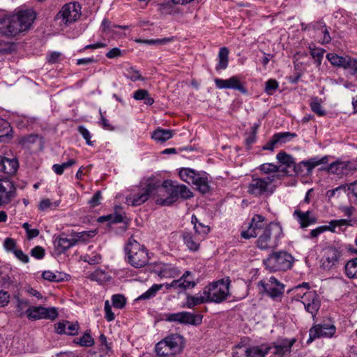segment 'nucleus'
<instances>
[{"instance_id":"72a5a7b5","label":"nucleus","mask_w":357,"mask_h":357,"mask_svg":"<svg viewBox=\"0 0 357 357\" xmlns=\"http://www.w3.org/2000/svg\"><path fill=\"white\" fill-rule=\"evenodd\" d=\"M208 303L206 295L204 294H196L194 296L188 295L186 297V303L185 305L188 308H192L193 307L202 304Z\"/></svg>"},{"instance_id":"bf43d9fd","label":"nucleus","mask_w":357,"mask_h":357,"mask_svg":"<svg viewBox=\"0 0 357 357\" xmlns=\"http://www.w3.org/2000/svg\"><path fill=\"white\" fill-rule=\"evenodd\" d=\"M101 26H102V31L104 32L112 31H114V28H117V27L123 29H126L128 28L127 26H120V25L112 24L109 21H108L107 20H105V19L102 22Z\"/></svg>"},{"instance_id":"680f3d73","label":"nucleus","mask_w":357,"mask_h":357,"mask_svg":"<svg viewBox=\"0 0 357 357\" xmlns=\"http://www.w3.org/2000/svg\"><path fill=\"white\" fill-rule=\"evenodd\" d=\"M105 312V319L107 321H112L114 320L115 315L114 313L112 311V306L109 302V301H106L105 302L104 307Z\"/></svg>"},{"instance_id":"393cba45","label":"nucleus","mask_w":357,"mask_h":357,"mask_svg":"<svg viewBox=\"0 0 357 357\" xmlns=\"http://www.w3.org/2000/svg\"><path fill=\"white\" fill-rule=\"evenodd\" d=\"M55 328L59 334L75 335L78 333L79 326L77 321H63L56 324Z\"/></svg>"},{"instance_id":"ddd939ff","label":"nucleus","mask_w":357,"mask_h":357,"mask_svg":"<svg viewBox=\"0 0 357 357\" xmlns=\"http://www.w3.org/2000/svg\"><path fill=\"white\" fill-rule=\"evenodd\" d=\"M268 354L267 344L260 346H238L233 351L234 357H265Z\"/></svg>"},{"instance_id":"6e6552de","label":"nucleus","mask_w":357,"mask_h":357,"mask_svg":"<svg viewBox=\"0 0 357 357\" xmlns=\"http://www.w3.org/2000/svg\"><path fill=\"white\" fill-rule=\"evenodd\" d=\"M293 257L287 252L280 251L270 255L264 261L266 268L270 271H285L291 268Z\"/></svg>"},{"instance_id":"f8f14e48","label":"nucleus","mask_w":357,"mask_h":357,"mask_svg":"<svg viewBox=\"0 0 357 357\" xmlns=\"http://www.w3.org/2000/svg\"><path fill=\"white\" fill-rule=\"evenodd\" d=\"M202 315L195 314L189 312L169 313L165 315V319L170 322L181 324L199 325L202 321Z\"/></svg>"},{"instance_id":"13d9d810","label":"nucleus","mask_w":357,"mask_h":357,"mask_svg":"<svg viewBox=\"0 0 357 357\" xmlns=\"http://www.w3.org/2000/svg\"><path fill=\"white\" fill-rule=\"evenodd\" d=\"M210 227L208 226L204 225L202 223H199L198 225L195 224V233L197 234L199 236H202V239L205 238V236L209 232Z\"/></svg>"},{"instance_id":"f257e3e1","label":"nucleus","mask_w":357,"mask_h":357,"mask_svg":"<svg viewBox=\"0 0 357 357\" xmlns=\"http://www.w3.org/2000/svg\"><path fill=\"white\" fill-rule=\"evenodd\" d=\"M152 185L151 195L155 197L156 204L161 206H170L176 202L178 198L188 199L192 197V192L183 184L174 185L172 181L166 180L161 183L154 178H150Z\"/></svg>"},{"instance_id":"e2e57ef3","label":"nucleus","mask_w":357,"mask_h":357,"mask_svg":"<svg viewBox=\"0 0 357 357\" xmlns=\"http://www.w3.org/2000/svg\"><path fill=\"white\" fill-rule=\"evenodd\" d=\"M79 132L82 135L83 138L86 140L88 145L92 146L93 142L91 141V133L90 132L83 126L78 127Z\"/></svg>"},{"instance_id":"6ab92c4d","label":"nucleus","mask_w":357,"mask_h":357,"mask_svg":"<svg viewBox=\"0 0 357 357\" xmlns=\"http://www.w3.org/2000/svg\"><path fill=\"white\" fill-rule=\"evenodd\" d=\"M301 302L304 305L305 310L314 318L321 306L319 296L317 292L315 291H305V295H303Z\"/></svg>"},{"instance_id":"0eeeda50","label":"nucleus","mask_w":357,"mask_h":357,"mask_svg":"<svg viewBox=\"0 0 357 357\" xmlns=\"http://www.w3.org/2000/svg\"><path fill=\"white\" fill-rule=\"evenodd\" d=\"M184 347L183 337L178 334H172L155 345V351L160 356L176 355Z\"/></svg>"},{"instance_id":"20e7f679","label":"nucleus","mask_w":357,"mask_h":357,"mask_svg":"<svg viewBox=\"0 0 357 357\" xmlns=\"http://www.w3.org/2000/svg\"><path fill=\"white\" fill-rule=\"evenodd\" d=\"M125 252L128 263L133 267H144L149 262V254L146 248L132 238H130L126 247Z\"/></svg>"},{"instance_id":"49530a36","label":"nucleus","mask_w":357,"mask_h":357,"mask_svg":"<svg viewBox=\"0 0 357 357\" xmlns=\"http://www.w3.org/2000/svg\"><path fill=\"white\" fill-rule=\"evenodd\" d=\"M74 342L82 347H91L94 344V340L89 333L85 332L82 337L74 340Z\"/></svg>"},{"instance_id":"1a4fd4ad","label":"nucleus","mask_w":357,"mask_h":357,"mask_svg":"<svg viewBox=\"0 0 357 357\" xmlns=\"http://www.w3.org/2000/svg\"><path fill=\"white\" fill-rule=\"evenodd\" d=\"M81 15V6L77 2L65 4L56 14L55 19L61 20V22L68 26L77 21Z\"/></svg>"},{"instance_id":"4468645a","label":"nucleus","mask_w":357,"mask_h":357,"mask_svg":"<svg viewBox=\"0 0 357 357\" xmlns=\"http://www.w3.org/2000/svg\"><path fill=\"white\" fill-rule=\"evenodd\" d=\"M336 332V327L333 324H314L309 331V339L307 343L321 337H331Z\"/></svg>"},{"instance_id":"c756f323","label":"nucleus","mask_w":357,"mask_h":357,"mask_svg":"<svg viewBox=\"0 0 357 357\" xmlns=\"http://www.w3.org/2000/svg\"><path fill=\"white\" fill-rule=\"evenodd\" d=\"M259 169L265 174H279L280 178L282 176L280 173H282V175L289 174L286 169H281V166H277L273 163H264L259 167Z\"/></svg>"},{"instance_id":"9d476101","label":"nucleus","mask_w":357,"mask_h":357,"mask_svg":"<svg viewBox=\"0 0 357 357\" xmlns=\"http://www.w3.org/2000/svg\"><path fill=\"white\" fill-rule=\"evenodd\" d=\"M323 252L321 267L326 271L337 268L342 257V250L335 246H328Z\"/></svg>"},{"instance_id":"a19ab883","label":"nucleus","mask_w":357,"mask_h":357,"mask_svg":"<svg viewBox=\"0 0 357 357\" xmlns=\"http://www.w3.org/2000/svg\"><path fill=\"white\" fill-rule=\"evenodd\" d=\"M344 270L349 278H357V257L347 261Z\"/></svg>"},{"instance_id":"3c124183","label":"nucleus","mask_w":357,"mask_h":357,"mask_svg":"<svg viewBox=\"0 0 357 357\" xmlns=\"http://www.w3.org/2000/svg\"><path fill=\"white\" fill-rule=\"evenodd\" d=\"M273 136L275 138V139H278L277 140L278 143L280 144H282L286 143L287 142L289 141L291 139L295 137L296 136V135L295 133H291L289 132H286L276 133Z\"/></svg>"},{"instance_id":"09e8293b","label":"nucleus","mask_w":357,"mask_h":357,"mask_svg":"<svg viewBox=\"0 0 357 357\" xmlns=\"http://www.w3.org/2000/svg\"><path fill=\"white\" fill-rule=\"evenodd\" d=\"M123 216L121 214H119V213L104 215V216H101L98 218V221L100 222H103L105 221H109L111 223H119V222H123Z\"/></svg>"},{"instance_id":"4c0bfd02","label":"nucleus","mask_w":357,"mask_h":357,"mask_svg":"<svg viewBox=\"0 0 357 357\" xmlns=\"http://www.w3.org/2000/svg\"><path fill=\"white\" fill-rule=\"evenodd\" d=\"M151 137L158 142H165L172 137V132L169 130L158 129L155 130Z\"/></svg>"},{"instance_id":"7ed1b4c3","label":"nucleus","mask_w":357,"mask_h":357,"mask_svg":"<svg viewBox=\"0 0 357 357\" xmlns=\"http://www.w3.org/2000/svg\"><path fill=\"white\" fill-rule=\"evenodd\" d=\"M275 179H280L279 174H271L265 177L252 176L248 186V192L255 197L271 195L275 190L273 185Z\"/></svg>"},{"instance_id":"338daca9","label":"nucleus","mask_w":357,"mask_h":357,"mask_svg":"<svg viewBox=\"0 0 357 357\" xmlns=\"http://www.w3.org/2000/svg\"><path fill=\"white\" fill-rule=\"evenodd\" d=\"M31 255L36 259H41L45 256V249L40 246H36L31 249Z\"/></svg>"},{"instance_id":"8fccbe9b","label":"nucleus","mask_w":357,"mask_h":357,"mask_svg":"<svg viewBox=\"0 0 357 357\" xmlns=\"http://www.w3.org/2000/svg\"><path fill=\"white\" fill-rule=\"evenodd\" d=\"M173 40H174V38L170 37V38H160V39L138 40H137V42L145 43L147 45H165L168 43H170Z\"/></svg>"},{"instance_id":"c85d7f7f","label":"nucleus","mask_w":357,"mask_h":357,"mask_svg":"<svg viewBox=\"0 0 357 357\" xmlns=\"http://www.w3.org/2000/svg\"><path fill=\"white\" fill-rule=\"evenodd\" d=\"M328 161V157L327 155L323 156L322 158H319L317 156L310 158L307 160H303L301 162V164L303 165V167L306 168L307 174H310L313 169L316 167L322 165L326 164Z\"/></svg>"},{"instance_id":"7c9ffc66","label":"nucleus","mask_w":357,"mask_h":357,"mask_svg":"<svg viewBox=\"0 0 357 357\" xmlns=\"http://www.w3.org/2000/svg\"><path fill=\"white\" fill-rule=\"evenodd\" d=\"M192 184L195 185L197 190L202 194H205L209 191L210 187L208 185V177L204 172H198L195 182Z\"/></svg>"},{"instance_id":"c9c22d12","label":"nucleus","mask_w":357,"mask_h":357,"mask_svg":"<svg viewBox=\"0 0 357 357\" xmlns=\"http://www.w3.org/2000/svg\"><path fill=\"white\" fill-rule=\"evenodd\" d=\"M228 56H229V50L227 47H222L220 49L218 53V63L216 66V70H222L227 68L228 66Z\"/></svg>"},{"instance_id":"aec40b11","label":"nucleus","mask_w":357,"mask_h":357,"mask_svg":"<svg viewBox=\"0 0 357 357\" xmlns=\"http://www.w3.org/2000/svg\"><path fill=\"white\" fill-rule=\"evenodd\" d=\"M264 221L265 218L261 215H255L248 229L241 232V236L246 239L257 237L266 227Z\"/></svg>"},{"instance_id":"052dcab7","label":"nucleus","mask_w":357,"mask_h":357,"mask_svg":"<svg viewBox=\"0 0 357 357\" xmlns=\"http://www.w3.org/2000/svg\"><path fill=\"white\" fill-rule=\"evenodd\" d=\"M38 138V135H29L24 136L19 139V144L23 146H26L29 144H33L36 142Z\"/></svg>"},{"instance_id":"6e6d98bb","label":"nucleus","mask_w":357,"mask_h":357,"mask_svg":"<svg viewBox=\"0 0 357 357\" xmlns=\"http://www.w3.org/2000/svg\"><path fill=\"white\" fill-rule=\"evenodd\" d=\"M310 107L311 109L318 114L319 116H324L326 112L324 109L322 108L320 102H319L318 99L317 98H314L312 102H310Z\"/></svg>"},{"instance_id":"473e14b6","label":"nucleus","mask_w":357,"mask_h":357,"mask_svg":"<svg viewBox=\"0 0 357 357\" xmlns=\"http://www.w3.org/2000/svg\"><path fill=\"white\" fill-rule=\"evenodd\" d=\"M13 138V128L10 123L3 119H0V143L8 142Z\"/></svg>"},{"instance_id":"a18cd8bd","label":"nucleus","mask_w":357,"mask_h":357,"mask_svg":"<svg viewBox=\"0 0 357 357\" xmlns=\"http://www.w3.org/2000/svg\"><path fill=\"white\" fill-rule=\"evenodd\" d=\"M43 278L50 282H61L64 280L63 275L61 273H54L50 271H45L43 273Z\"/></svg>"},{"instance_id":"5fc2aeb1","label":"nucleus","mask_w":357,"mask_h":357,"mask_svg":"<svg viewBox=\"0 0 357 357\" xmlns=\"http://www.w3.org/2000/svg\"><path fill=\"white\" fill-rule=\"evenodd\" d=\"M348 196L357 204V180L348 185Z\"/></svg>"},{"instance_id":"69168bd1","label":"nucleus","mask_w":357,"mask_h":357,"mask_svg":"<svg viewBox=\"0 0 357 357\" xmlns=\"http://www.w3.org/2000/svg\"><path fill=\"white\" fill-rule=\"evenodd\" d=\"M126 77L133 82H136L137 80H144V78L140 75L139 72L132 68L128 70Z\"/></svg>"},{"instance_id":"2f4dec72","label":"nucleus","mask_w":357,"mask_h":357,"mask_svg":"<svg viewBox=\"0 0 357 357\" xmlns=\"http://www.w3.org/2000/svg\"><path fill=\"white\" fill-rule=\"evenodd\" d=\"M76 244V241L73 236V238H68L67 237L61 236L56 237L54 240V245L59 250L60 252H63L70 248Z\"/></svg>"},{"instance_id":"a878e982","label":"nucleus","mask_w":357,"mask_h":357,"mask_svg":"<svg viewBox=\"0 0 357 357\" xmlns=\"http://www.w3.org/2000/svg\"><path fill=\"white\" fill-rule=\"evenodd\" d=\"M326 58L333 66L342 67L344 69L350 70L353 58L349 56H339L336 54L329 53L326 55Z\"/></svg>"},{"instance_id":"774afa93","label":"nucleus","mask_w":357,"mask_h":357,"mask_svg":"<svg viewBox=\"0 0 357 357\" xmlns=\"http://www.w3.org/2000/svg\"><path fill=\"white\" fill-rule=\"evenodd\" d=\"M28 302L24 300L17 299V312L19 317H22L24 314V308L28 305Z\"/></svg>"},{"instance_id":"2eb2a0df","label":"nucleus","mask_w":357,"mask_h":357,"mask_svg":"<svg viewBox=\"0 0 357 357\" xmlns=\"http://www.w3.org/2000/svg\"><path fill=\"white\" fill-rule=\"evenodd\" d=\"M29 319L38 320L41 319H48L54 320L58 312L55 307H45L43 306L29 307L25 312Z\"/></svg>"},{"instance_id":"a211bd4d","label":"nucleus","mask_w":357,"mask_h":357,"mask_svg":"<svg viewBox=\"0 0 357 357\" xmlns=\"http://www.w3.org/2000/svg\"><path fill=\"white\" fill-rule=\"evenodd\" d=\"M15 196L14 183L8 177L0 178V206L10 203Z\"/></svg>"},{"instance_id":"603ef678","label":"nucleus","mask_w":357,"mask_h":357,"mask_svg":"<svg viewBox=\"0 0 357 357\" xmlns=\"http://www.w3.org/2000/svg\"><path fill=\"white\" fill-rule=\"evenodd\" d=\"M112 305L114 307L122 309L126 305V298L121 294H115L112 297Z\"/></svg>"},{"instance_id":"f704fd0d","label":"nucleus","mask_w":357,"mask_h":357,"mask_svg":"<svg viewBox=\"0 0 357 357\" xmlns=\"http://www.w3.org/2000/svg\"><path fill=\"white\" fill-rule=\"evenodd\" d=\"M132 98L136 100H144V103L147 105H152L154 103V99L151 97L149 91L146 89H140L135 91L132 94Z\"/></svg>"},{"instance_id":"4d7b16f0","label":"nucleus","mask_w":357,"mask_h":357,"mask_svg":"<svg viewBox=\"0 0 357 357\" xmlns=\"http://www.w3.org/2000/svg\"><path fill=\"white\" fill-rule=\"evenodd\" d=\"M278 86V82L275 79H270L265 84V92L268 95H272Z\"/></svg>"},{"instance_id":"cd10ccee","label":"nucleus","mask_w":357,"mask_h":357,"mask_svg":"<svg viewBox=\"0 0 357 357\" xmlns=\"http://www.w3.org/2000/svg\"><path fill=\"white\" fill-rule=\"evenodd\" d=\"M328 161V157L327 155L323 156L322 158H319L317 156L310 158L307 160H303L301 162V164L303 165V167L306 168L307 174H310L313 169L316 167L322 165L326 164Z\"/></svg>"},{"instance_id":"79ce46f5","label":"nucleus","mask_w":357,"mask_h":357,"mask_svg":"<svg viewBox=\"0 0 357 357\" xmlns=\"http://www.w3.org/2000/svg\"><path fill=\"white\" fill-rule=\"evenodd\" d=\"M276 158L280 163L287 165V167L283 169H286L288 172V169L291 168V166H294V164H295L294 158L284 151L279 152L277 154Z\"/></svg>"},{"instance_id":"864d4df0","label":"nucleus","mask_w":357,"mask_h":357,"mask_svg":"<svg viewBox=\"0 0 357 357\" xmlns=\"http://www.w3.org/2000/svg\"><path fill=\"white\" fill-rule=\"evenodd\" d=\"M324 52L325 51L323 49L314 48L311 50L310 54L314 59V62L317 63V66L321 65Z\"/></svg>"},{"instance_id":"bb28decb","label":"nucleus","mask_w":357,"mask_h":357,"mask_svg":"<svg viewBox=\"0 0 357 357\" xmlns=\"http://www.w3.org/2000/svg\"><path fill=\"white\" fill-rule=\"evenodd\" d=\"M357 167L354 166L351 162H335L331 163L328 167V172L341 176L343 174H347L349 170H356Z\"/></svg>"},{"instance_id":"f3484780","label":"nucleus","mask_w":357,"mask_h":357,"mask_svg":"<svg viewBox=\"0 0 357 357\" xmlns=\"http://www.w3.org/2000/svg\"><path fill=\"white\" fill-rule=\"evenodd\" d=\"M296 342V339H282L267 344L268 353H272L275 357H283L286 354H289L291 347Z\"/></svg>"},{"instance_id":"b1692460","label":"nucleus","mask_w":357,"mask_h":357,"mask_svg":"<svg viewBox=\"0 0 357 357\" xmlns=\"http://www.w3.org/2000/svg\"><path fill=\"white\" fill-rule=\"evenodd\" d=\"M293 215L298 222L301 228H306L317 222V218L310 211L303 212L296 209L294 211Z\"/></svg>"},{"instance_id":"37998d69","label":"nucleus","mask_w":357,"mask_h":357,"mask_svg":"<svg viewBox=\"0 0 357 357\" xmlns=\"http://www.w3.org/2000/svg\"><path fill=\"white\" fill-rule=\"evenodd\" d=\"M96 234V231L93 230L84 231L75 233L73 234V236L77 243V242H86L89 238L94 237Z\"/></svg>"},{"instance_id":"0e129e2a","label":"nucleus","mask_w":357,"mask_h":357,"mask_svg":"<svg viewBox=\"0 0 357 357\" xmlns=\"http://www.w3.org/2000/svg\"><path fill=\"white\" fill-rule=\"evenodd\" d=\"M16 241L13 238H7L5 239L3 242V247L8 252H14V250H16Z\"/></svg>"},{"instance_id":"e433bc0d","label":"nucleus","mask_w":357,"mask_h":357,"mask_svg":"<svg viewBox=\"0 0 357 357\" xmlns=\"http://www.w3.org/2000/svg\"><path fill=\"white\" fill-rule=\"evenodd\" d=\"M181 281V291H184L187 289H192L195 287L196 283L191 277V273L188 271H185L183 275L179 278Z\"/></svg>"},{"instance_id":"4be33fe9","label":"nucleus","mask_w":357,"mask_h":357,"mask_svg":"<svg viewBox=\"0 0 357 357\" xmlns=\"http://www.w3.org/2000/svg\"><path fill=\"white\" fill-rule=\"evenodd\" d=\"M19 168V162L16 158H9L0 155V172L8 176H13Z\"/></svg>"},{"instance_id":"f03ea898","label":"nucleus","mask_w":357,"mask_h":357,"mask_svg":"<svg viewBox=\"0 0 357 357\" xmlns=\"http://www.w3.org/2000/svg\"><path fill=\"white\" fill-rule=\"evenodd\" d=\"M36 18L32 10H20L17 13L0 20V34L14 37L29 29Z\"/></svg>"},{"instance_id":"423d86ee","label":"nucleus","mask_w":357,"mask_h":357,"mask_svg":"<svg viewBox=\"0 0 357 357\" xmlns=\"http://www.w3.org/2000/svg\"><path fill=\"white\" fill-rule=\"evenodd\" d=\"M282 234V228L279 225L273 222L268 224L259 234L257 246L261 250L274 249L278 245Z\"/></svg>"},{"instance_id":"c03bdc74","label":"nucleus","mask_w":357,"mask_h":357,"mask_svg":"<svg viewBox=\"0 0 357 357\" xmlns=\"http://www.w3.org/2000/svg\"><path fill=\"white\" fill-rule=\"evenodd\" d=\"M163 286V284L152 285L146 292L139 296L138 299L145 300L154 297L156 293L160 290Z\"/></svg>"},{"instance_id":"dca6fc26","label":"nucleus","mask_w":357,"mask_h":357,"mask_svg":"<svg viewBox=\"0 0 357 357\" xmlns=\"http://www.w3.org/2000/svg\"><path fill=\"white\" fill-rule=\"evenodd\" d=\"M266 294L271 298L275 299L281 296L284 292V286L280 283L275 277H271L266 280H261L258 283Z\"/></svg>"},{"instance_id":"9b49d317","label":"nucleus","mask_w":357,"mask_h":357,"mask_svg":"<svg viewBox=\"0 0 357 357\" xmlns=\"http://www.w3.org/2000/svg\"><path fill=\"white\" fill-rule=\"evenodd\" d=\"M152 187L150 183V178H148L141 187L132 192L126 197V203L133 206H140L146 202L151 195Z\"/></svg>"},{"instance_id":"39448f33","label":"nucleus","mask_w":357,"mask_h":357,"mask_svg":"<svg viewBox=\"0 0 357 357\" xmlns=\"http://www.w3.org/2000/svg\"><path fill=\"white\" fill-rule=\"evenodd\" d=\"M229 278L213 282L204 287L203 294L206 295L208 303H222L229 295Z\"/></svg>"},{"instance_id":"ea45409f","label":"nucleus","mask_w":357,"mask_h":357,"mask_svg":"<svg viewBox=\"0 0 357 357\" xmlns=\"http://www.w3.org/2000/svg\"><path fill=\"white\" fill-rule=\"evenodd\" d=\"M310 284L308 282H303L294 287L291 291L297 301L303 300V295H305V291H310Z\"/></svg>"},{"instance_id":"5701e85b","label":"nucleus","mask_w":357,"mask_h":357,"mask_svg":"<svg viewBox=\"0 0 357 357\" xmlns=\"http://www.w3.org/2000/svg\"><path fill=\"white\" fill-rule=\"evenodd\" d=\"M182 239L186 247L192 252L197 251L200 246L201 241H203L202 236H199L197 234L192 231H183Z\"/></svg>"},{"instance_id":"58836bf2","label":"nucleus","mask_w":357,"mask_h":357,"mask_svg":"<svg viewBox=\"0 0 357 357\" xmlns=\"http://www.w3.org/2000/svg\"><path fill=\"white\" fill-rule=\"evenodd\" d=\"M197 174L198 172H196L195 170L190 168H183L179 172L181 178L188 183H192L195 182Z\"/></svg>"},{"instance_id":"de8ad7c7","label":"nucleus","mask_w":357,"mask_h":357,"mask_svg":"<svg viewBox=\"0 0 357 357\" xmlns=\"http://www.w3.org/2000/svg\"><path fill=\"white\" fill-rule=\"evenodd\" d=\"M75 163H76V161L74 159H70L68 162H63L61 165H59V164L54 165L52 166V169L56 174L61 175L63 173L65 169L70 167Z\"/></svg>"},{"instance_id":"412c9836","label":"nucleus","mask_w":357,"mask_h":357,"mask_svg":"<svg viewBox=\"0 0 357 357\" xmlns=\"http://www.w3.org/2000/svg\"><path fill=\"white\" fill-rule=\"evenodd\" d=\"M214 81L215 86L220 89H232L238 90L242 93H247L246 89L241 84L239 79L236 76H233L227 79L216 78Z\"/></svg>"}]
</instances>
